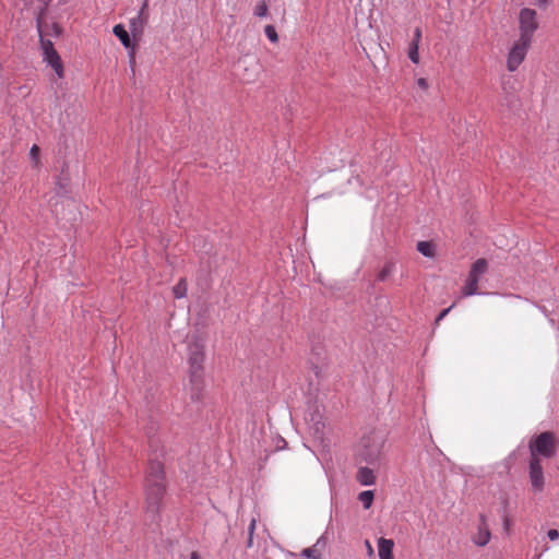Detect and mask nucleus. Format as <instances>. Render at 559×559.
Returning <instances> with one entry per match:
<instances>
[{
    "label": "nucleus",
    "mask_w": 559,
    "mask_h": 559,
    "mask_svg": "<svg viewBox=\"0 0 559 559\" xmlns=\"http://www.w3.org/2000/svg\"><path fill=\"white\" fill-rule=\"evenodd\" d=\"M145 510L155 519L163 504L166 493V477L164 464L159 461H150L144 481Z\"/></svg>",
    "instance_id": "f257e3e1"
},
{
    "label": "nucleus",
    "mask_w": 559,
    "mask_h": 559,
    "mask_svg": "<svg viewBox=\"0 0 559 559\" xmlns=\"http://www.w3.org/2000/svg\"><path fill=\"white\" fill-rule=\"evenodd\" d=\"M503 512H502V521H503V528L507 533H509L510 531V526H511V520L509 518V514H508V500H504L503 501Z\"/></svg>",
    "instance_id": "5701e85b"
},
{
    "label": "nucleus",
    "mask_w": 559,
    "mask_h": 559,
    "mask_svg": "<svg viewBox=\"0 0 559 559\" xmlns=\"http://www.w3.org/2000/svg\"><path fill=\"white\" fill-rule=\"evenodd\" d=\"M421 39V31L419 27H416L414 31V38L412 43H416L419 46V41Z\"/></svg>",
    "instance_id": "c85d7f7f"
},
{
    "label": "nucleus",
    "mask_w": 559,
    "mask_h": 559,
    "mask_svg": "<svg viewBox=\"0 0 559 559\" xmlns=\"http://www.w3.org/2000/svg\"><path fill=\"white\" fill-rule=\"evenodd\" d=\"M417 84H418V86H419V87H421L423 90H427V88H428V82H427V80H426V79H424V78L418 79Z\"/></svg>",
    "instance_id": "7c9ffc66"
},
{
    "label": "nucleus",
    "mask_w": 559,
    "mask_h": 559,
    "mask_svg": "<svg viewBox=\"0 0 559 559\" xmlns=\"http://www.w3.org/2000/svg\"><path fill=\"white\" fill-rule=\"evenodd\" d=\"M316 426H317V427H316V430H317V431H319V430H320V428H319V423H318Z\"/></svg>",
    "instance_id": "72a5a7b5"
},
{
    "label": "nucleus",
    "mask_w": 559,
    "mask_h": 559,
    "mask_svg": "<svg viewBox=\"0 0 559 559\" xmlns=\"http://www.w3.org/2000/svg\"><path fill=\"white\" fill-rule=\"evenodd\" d=\"M393 547L394 543L392 539H386L384 537L379 538L378 540V554L380 559H394L393 558Z\"/></svg>",
    "instance_id": "9b49d317"
},
{
    "label": "nucleus",
    "mask_w": 559,
    "mask_h": 559,
    "mask_svg": "<svg viewBox=\"0 0 559 559\" xmlns=\"http://www.w3.org/2000/svg\"><path fill=\"white\" fill-rule=\"evenodd\" d=\"M557 439L554 432L544 431L530 441L531 457H552L557 451Z\"/></svg>",
    "instance_id": "7ed1b4c3"
},
{
    "label": "nucleus",
    "mask_w": 559,
    "mask_h": 559,
    "mask_svg": "<svg viewBox=\"0 0 559 559\" xmlns=\"http://www.w3.org/2000/svg\"><path fill=\"white\" fill-rule=\"evenodd\" d=\"M487 261L485 259H478L476 260L471 270H469V273L479 277L481 274H484L486 271H487Z\"/></svg>",
    "instance_id": "a211bd4d"
},
{
    "label": "nucleus",
    "mask_w": 559,
    "mask_h": 559,
    "mask_svg": "<svg viewBox=\"0 0 559 559\" xmlns=\"http://www.w3.org/2000/svg\"><path fill=\"white\" fill-rule=\"evenodd\" d=\"M328 545L326 536L321 535L314 545L301 550L300 555L309 559H322V551Z\"/></svg>",
    "instance_id": "1a4fd4ad"
},
{
    "label": "nucleus",
    "mask_w": 559,
    "mask_h": 559,
    "mask_svg": "<svg viewBox=\"0 0 559 559\" xmlns=\"http://www.w3.org/2000/svg\"><path fill=\"white\" fill-rule=\"evenodd\" d=\"M374 493L372 490H365L358 495V500L362 503L364 509H370L373 502Z\"/></svg>",
    "instance_id": "6ab92c4d"
},
{
    "label": "nucleus",
    "mask_w": 559,
    "mask_h": 559,
    "mask_svg": "<svg viewBox=\"0 0 559 559\" xmlns=\"http://www.w3.org/2000/svg\"><path fill=\"white\" fill-rule=\"evenodd\" d=\"M480 524L478 527L477 534L474 536L473 542L480 547L486 546L490 540V531L488 528V525L486 523V518L484 514H480Z\"/></svg>",
    "instance_id": "9d476101"
},
{
    "label": "nucleus",
    "mask_w": 559,
    "mask_h": 559,
    "mask_svg": "<svg viewBox=\"0 0 559 559\" xmlns=\"http://www.w3.org/2000/svg\"><path fill=\"white\" fill-rule=\"evenodd\" d=\"M190 559H201V557L197 551H192Z\"/></svg>",
    "instance_id": "473e14b6"
},
{
    "label": "nucleus",
    "mask_w": 559,
    "mask_h": 559,
    "mask_svg": "<svg viewBox=\"0 0 559 559\" xmlns=\"http://www.w3.org/2000/svg\"><path fill=\"white\" fill-rule=\"evenodd\" d=\"M264 32H265L266 37L272 43H277L278 41V36H277L276 29H275V27L273 25H266L265 28H264Z\"/></svg>",
    "instance_id": "393cba45"
},
{
    "label": "nucleus",
    "mask_w": 559,
    "mask_h": 559,
    "mask_svg": "<svg viewBox=\"0 0 559 559\" xmlns=\"http://www.w3.org/2000/svg\"><path fill=\"white\" fill-rule=\"evenodd\" d=\"M146 7H147V2L145 1L143 7H142V9H141V11L139 12L138 17L132 19L131 22H130V29H131L133 35H135V33H141L142 32V27H143V24H144L143 14H144V10H145Z\"/></svg>",
    "instance_id": "2eb2a0df"
},
{
    "label": "nucleus",
    "mask_w": 559,
    "mask_h": 559,
    "mask_svg": "<svg viewBox=\"0 0 559 559\" xmlns=\"http://www.w3.org/2000/svg\"><path fill=\"white\" fill-rule=\"evenodd\" d=\"M454 306H455V302H454V304H452L449 308H447V309L442 310V311L439 313V316L436 318V322H435V323H436V324H439V323H440V321H441V320H442V319H443V318H444V317H445V316H447V314H448V313H449V312L454 308Z\"/></svg>",
    "instance_id": "cd10ccee"
},
{
    "label": "nucleus",
    "mask_w": 559,
    "mask_h": 559,
    "mask_svg": "<svg viewBox=\"0 0 559 559\" xmlns=\"http://www.w3.org/2000/svg\"><path fill=\"white\" fill-rule=\"evenodd\" d=\"M39 152H40V150H39L38 145L34 144L31 147L29 156L34 160L35 166H37L39 164Z\"/></svg>",
    "instance_id": "bb28decb"
},
{
    "label": "nucleus",
    "mask_w": 559,
    "mask_h": 559,
    "mask_svg": "<svg viewBox=\"0 0 559 559\" xmlns=\"http://www.w3.org/2000/svg\"><path fill=\"white\" fill-rule=\"evenodd\" d=\"M547 535L550 540H556L559 538V532L557 530H549Z\"/></svg>",
    "instance_id": "c756f323"
},
{
    "label": "nucleus",
    "mask_w": 559,
    "mask_h": 559,
    "mask_svg": "<svg viewBox=\"0 0 559 559\" xmlns=\"http://www.w3.org/2000/svg\"><path fill=\"white\" fill-rule=\"evenodd\" d=\"M528 477L533 492L539 493L544 491L545 476L539 457L534 456L530 459Z\"/></svg>",
    "instance_id": "6e6552de"
},
{
    "label": "nucleus",
    "mask_w": 559,
    "mask_h": 559,
    "mask_svg": "<svg viewBox=\"0 0 559 559\" xmlns=\"http://www.w3.org/2000/svg\"><path fill=\"white\" fill-rule=\"evenodd\" d=\"M408 58L414 63H419V52H418V45L416 43H411L408 48Z\"/></svg>",
    "instance_id": "412c9836"
},
{
    "label": "nucleus",
    "mask_w": 559,
    "mask_h": 559,
    "mask_svg": "<svg viewBox=\"0 0 559 559\" xmlns=\"http://www.w3.org/2000/svg\"><path fill=\"white\" fill-rule=\"evenodd\" d=\"M37 28L40 37L44 61L52 67L59 78H63V64L61 58L55 49L52 41L44 37L43 23L40 19H37Z\"/></svg>",
    "instance_id": "20e7f679"
},
{
    "label": "nucleus",
    "mask_w": 559,
    "mask_h": 559,
    "mask_svg": "<svg viewBox=\"0 0 559 559\" xmlns=\"http://www.w3.org/2000/svg\"><path fill=\"white\" fill-rule=\"evenodd\" d=\"M112 32L119 38V40L121 41V44L126 48H131L132 47L130 36H129L128 32L126 31L123 25L117 24L114 27Z\"/></svg>",
    "instance_id": "4468645a"
},
{
    "label": "nucleus",
    "mask_w": 559,
    "mask_h": 559,
    "mask_svg": "<svg viewBox=\"0 0 559 559\" xmlns=\"http://www.w3.org/2000/svg\"><path fill=\"white\" fill-rule=\"evenodd\" d=\"M536 16L537 13L533 9L524 8L520 11V38L532 41L534 33L538 28Z\"/></svg>",
    "instance_id": "39448f33"
},
{
    "label": "nucleus",
    "mask_w": 559,
    "mask_h": 559,
    "mask_svg": "<svg viewBox=\"0 0 559 559\" xmlns=\"http://www.w3.org/2000/svg\"><path fill=\"white\" fill-rule=\"evenodd\" d=\"M392 270H393V264L392 263H386L382 270L378 273V281L380 282H383L388 278V276L392 273Z\"/></svg>",
    "instance_id": "4be33fe9"
},
{
    "label": "nucleus",
    "mask_w": 559,
    "mask_h": 559,
    "mask_svg": "<svg viewBox=\"0 0 559 559\" xmlns=\"http://www.w3.org/2000/svg\"><path fill=\"white\" fill-rule=\"evenodd\" d=\"M43 29H44V37L46 35L58 37L62 33V28L58 23H51L50 25L49 24L43 25Z\"/></svg>",
    "instance_id": "aec40b11"
},
{
    "label": "nucleus",
    "mask_w": 559,
    "mask_h": 559,
    "mask_svg": "<svg viewBox=\"0 0 559 559\" xmlns=\"http://www.w3.org/2000/svg\"><path fill=\"white\" fill-rule=\"evenodd\" d=\"M254 14L260 17H263L267 14V5L264 1H261L257 4L254 9Z\"/></svg>",
    "instance_id": "a878e982"
},
{
    "label": "nucleus",
    "mask_w": 559,
    "mask_h": 559,
    "mask_svg": "<svg viewBox=\"0 0 559 559\" xmlns=\"http://www.w3.org/2000/svg\"><path fill=\"white\" fill-rule=\"evenodd\" d=\"M364 450L360 455L362 459L369 463L374 464L379 461L381 455V450L383 447V440L380 437H368L362 439Z\"/></svg>",
    "instance_id": "0eeeda50"
},
{
    "label": "nucleus",
    "mask_w": 559,
    "mask_h": 559,
    "mask_svg": "<svg viewBox=\"0 0 559 559\" xmlns=\"http://www.w3.org/2000/svg\"><path fill=\"white\" fill-rule=\"evenodd\" d=\"M530 40H524L523 38H520L514 43L512 48L510 49L508 53L507 59V68L510 72H514L518 70V68L521 66V63L524 61L526 53L528 51V48L531 46Z\"/></svg>",
    "instance_id": "423d86ee"
},
{
    "label": "nucleus",
    "mask_w": 559,
    "mask_h": 559,
    "mask_svg": "<svg viewBox=\"0 0 559 559\" xmlns=\"http://www.w3.org/2000/svg\"><path fill=\"white\" fill-rule=\"evenodd\" d=\"M188 284L185 277L180 278L178 283L174 286L173 293L175 298L180 299L187 296Z\"/></svg>",
    "instance_id": "f3484780"
},
{
    "label": "nucleus",
    "mask_w": 559,
    "mask_h": 559,
    "mask_svg": "<svg viewBox=\"0 0 559 559\" xmlns=\"http://www.w3.org/2000/svg\"><path fill=\"white\" fill-rule=\"evenodd\" d=\"M357 481L362 486H371L376 483L373 469L369 467H360L356 474Z\"/></svg>",
    "instance_id": "f8f14e48"
},
{
    "label": "nucleus",
    "mask_w": 559,
    "mask_h": 559,
    "mask_svg": "<svg viewBox=\"0 0 559 559\" xmlns=\"http://www.w3.org/2000/svg\"><path fill=\"white\" fill-rule=\"evenodd\" d=\"M366 546H367L368 554L370 556L373 555V549H372V546L369 540H366Z\"/></svg>",
    "instance_id": "2f4dec72"
},
{
    "label": "nucleus",
    "mask_w": 559,
    "mask_h": 559,
    "mask_svg": "<svg viewBox=\"0 0 559 559\" xmlns=\"http://www.w3.org/2000/svg\"><path fill=\"white\" fill-rule=\"evenodd\" d=\"M479 277L468 273L465 285L462 288V294L465 297L473 296L478 292Z\"/></svg>",
    "instance_id": "ddd939ff"
},
{
    "label": "nucleus",
    "mask_w": 559,
    "mask_h": 559,
    "mask_svg": "<svg viewBox=\"0 0 559 559\" xmlns=\"http://www.w3.org/2000/svg\"><path fill=\"white\" fill-rule=\"evenodd\" d=\"M417 250L425 257L432 258L436 254L435 245L430 241H418Z\"/></svg>",
    "instance_id": "dca6fc26"
},
{
    "label": "nucleus",
    "mask_w": 559,
    "mask_h": 559,
    "mask_svg": "<svg viewBox=\"0 0 559 559\" xmlns=\"http://www.w3.org/2000/svg\"><path fill=\"white\" fill-rule=\"evenodd\" d=\"M257 520L254 518L251 519L249 527H248V540H247V547H252L253 545V534L255 531Z\"/></svg>",
    "instance_id": "b1692460"
},
{
    "label": "nucleus",
    "mask_w": 559,
    "mask_h": 559,
    "mask_svg": "<svg viewBox=\"0 0 559 559\" xmlns=\"http://www.w3.org/2000/svg\"><path fill=\"white\" fill-rule=\"evenodd\" d=\"M204 345L194 341L188 346L190 397L193 402H200L203 397L204 377Z\"/></svg>",
    "instance_id": "f03ea898"
}]
</instances>
